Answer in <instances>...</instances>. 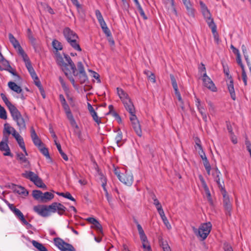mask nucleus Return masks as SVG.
<instances>
[{"mask_svg":"<svg viewBox=\"0 0 251 251\" xmlns=\"http://www.w3.org/2000/svg\"><path fill=\"white\" fill-rule=\"evenodd\" d=\"M117 93L120 99L123 101V103L126 110L130 113V120L131 122L132 128L134 130L137 135L141 137L142 136V131L139 122L135 115V108L129 99L128 95L125 91L120 88H117Z\"/></svg>","mask_w":251,"mask_h":251,"instance_id":"nucleus-2","label":"nucleus"},{"mask_svg":"<svg viewBox=\"0 0 251 251\" xmlns=\"http://www.w3.org/2000/svg\"><path fill=\"white\" fill-rule=\"evenodd\" d=\"M5 62L6 65H7V67L8 68V69H6V70H8L9 71V72H10L12 75H17L16 73L14 72V71L11 68L10 65L9 64L8 62L7 61H5Z\"/></svg>","mask_w":251,"mask_h":251,"instance_id":"nucleus-51","label":"nucleus"},{"mask_svg":"<svg viewBox=\"0 0 251 251\" xmlns=\"http://www.w3.org/2000/svg\"><path fill=\"white\" fill-rule=\"evenodd\" d=\"M139 234L140 236V239L142 242L148 243L147 237L145 232H143V233H140Z\"/></svg>","mask_w":251,"mask_h":251,"instance_id":"nucleus-53","label":"nucleus"},{"mask_svg":"<svg viewBox=\"0 0 251 251\" xmlns=\"http://www.w3.org/2000/svg\"><path fill=\"white\" fill-rule=\"evenodd\" d=\"M203 165L205 167V169L207 173V174L209 175L211 171V166L208 161L206 160L205 161H203Z\"/></svg>","mask_w":251,"mask_h":251,"instance_id":"nucleus-44","label":"nucleus"},{"mask_svg":"<svg viewBox=\"0 0 251 251\" xmlns=\"http://www.w3.org/2000/svg\"><path fill=\"white\" fill-rule=\"evenodd\" d=\"M140 15L144 18L145 20L147 19V17L146 16L145 12H144L143 9H142L141 6H139V7L137 8Z\"/></svg>","mask_w":251,"mask_h":251,"instance_id":"nucleus-50","label":"nucleus"},{"mask_svg":"<svg viewBox=\"0 0 251 251\" xmlns=\"http://www.w3.org/2000/svg\"><path fill=\"white\" fill-rule=\"evenodd\" d=\"M209 27L211 29L212 32L213 33L214 40L217 42L218 43L219 42V36L218 35V33L217 32L216 29H217V26L215 23L213 22H212L211 23H209L207 24Z\"/></svg>","mask_w":251,"mask_h":251,"instance_id":"nucleus-21","label":"nucleus"},{"mask_svg":"<svg viewBox=\"0 0 251 251\" xmlns=\"http://www.w3.org/2000/svg\"><path fill=\"white\" fill-rule=\"evenodd\" d=\"M53 241L55 245L61 251H75V249L72 245L65 242L60 238H55Z\"/></svg>","mask_w":251,"mask_h":251,"instance_id":"nucleus-10","label":"nucleus"},{"mask_svg":"<svg viewBox=\"0 0 251 251\" xmlns=\"http://www.w3.org/2000/svg\"><path fill=\"white\" fill-rule=\"evenodd\" d=\"M202 81L203 85L213 92H216L217 88L210 78L204 73L202 75Z\"/></svg>","mask_w":251,"mask_h":251,"instance_id":"nucleus-14","label":"nucleus"},{"mask_svg":"<svg viewBox=\"0 0 251 251\" xmlns=\"http://www.w3.org/2000/svg\"><path fill=\"white\" fill-rule=\"evenodd\" d=\"M27 37L31 42L32 45L34 46V48L35 49V50H36V49L35 47V39L34 38V37L32 35V32L30 29L28 28L27 30Z\"/></svg>","mask_w":251,"mask_h":251,"instance_id":"nucleus-33","label":"nucleus"},{"mask_svg":"<svg viewBox=\"0 0 251 251\" xmlns=\"http://www.w3.org/2000/svg\"><path fill=\"white\" fill-rule=\"evenodd\" d=\"M15 139L17 141L19 146L22 149V150L24 151L25 155H27V153L26 151L25 143L23 137L20 135L19 136V138H16Z\"/></svg>","mask_w":251,"mask_h":251,"instance_id":"nucleus-28","label":"nucleus"},{"mask_svg":"<svg viewBox=\"0 0 251 251\" xmlns=\"http://www.w3.org/2000/svg\"><path fill=\"white\" fill-rule=\"evenodd\" d=\"M242 78H243V80L245 85H247V75L246 74V73H245V71L244 68H243V69H242Z\"/></svg>","mask_w":251,"mask_h":251,"instance_id":"nucleus-57","label":"nucleus"},{"mask_svg":"<svg viewBox=\"0 0 251 251\" xmlns=\"http://www.w3.org/2000/svg\"><path fill=\"white\" fill-rule=\"evenodd\" d=\"M91 115L93 117V120L98 124H100L101 122L100 120L99 119V117L97 115V113L95 111L90 113Z\"/></svg>","mask_w":251,"mask_h":251,"instance_id":"nucleus-43","label":"nucleus"},{"mask_svg":"<svg viewBox=\"0 0 251 251\" xmlns=\"http://www.w3.org/2000/svg\"><path fill=\"white\" fill-rule=\"evenodd\" d=\"M211 228L212 225L210 222L201 224L198 229L194 226L192 227L194 233L196 236L200 237L202 240H204L207 238L211 231Z\"/></svg>","mask_w":251,"mask_h":251,"instance_id":"nucleus-6","label":"nucleus"},{"mask_svg":"<svg viewBox=\"0 0 251 251\" xmlns=\"http://www.w3.org/2000/svg\"><path fill=\"white\" fill-rule=\"evenodd\" d=\"M226 126H227V128L228 132L231 134V138L232 141L234 144H235V139H234L233 137L232 136V135L233 134V132H232V126L229 122H226Z\"/></svg>","mask_w":251,"mask_h":251,"instance_id":"nucleus-40","label":"nucleus"},{"mask_svg":"<svg viewBox=\"0 0 251 251\" xmlns=\"http://www.w3.org/2000/svg\"><path fill=\"white\" fill-rule=\"evenodd\" d=\"M4 141H1L0 143V150L1 151H5L3 153V155L5 156H12V154L10 152V149L7 144L8 137L5 136L4 138Z\"/></svg>","mask_w":251,"mask_h":251,"instance_id":"nucleus-15","label":"nucleus"},{"mask_svg":"<svg viewBox=\"0 0 251 251\" xmlns=\"http://www.w3.org/2000/svg\"><path fill=\"white\" fill-rule=\"evenodd\" d=\"M15 191L19 194H22L25 196H26L28 194L26 190L21 186L15 185Z\"/></svg>","mask_w":251,"mask_h":251,"instance_id":"nucleus-30","label":"nucleus"},{"mask_svg":"<svg viewBox=\"0 0 251 251\" xmlns=\"http://www.w3.org/2000/svg\"><path fill=\"white\" fill-rule=\"evenodd\" d=\"M8 37L10 43L12 44L14 49L16 50L17 52L23 49L21 46L19 41L14 37L13 34L11 33H9Z\"/></svg>","mask_w":251,"mask_h":251,"instance_id":"nucleus-19","label":"nucleus"},{"mask_svg":"<svg viewBox=\"0 0 251 251\" xmlns=\"http://www.w3.org/2000/svg\"><path fill=\"white\" fill-rule=\"evenodd\" d=\"M236 61L239 65H240L242 69L244 68V66L243 64L241 63V55L239 53V51L238 50L236 49Z\"/></svg>","mask_w":251,"mask_h":251,"instance_id":"nucleus-46","label":"nucleus"},{"mask_svg":"<svg viewBox=\"0 0 251 251\" xmlns=\"http://www.w3.org/2000/svg\"><path fill=\"white\" fill-rule=\"evenodd\" d=\"M0 118L5 120L7 119L6 112L4 107L0 104Z\"/></svg>","mask_w":251,"mask_h":251,"instance_id":"nucleus-39","label":"nucleus"},{"mask_svg":"<svg viewBox=\"0 0 251 251\" xmlns=\"http://www.w3.org/2000/svg\"><path fill=\"white\" fill-rule=\"evenodd\" d=\"M220 175L221 173L220 171L217 168H216L215 169L214 172L213 174V176L214 177L215 181L216 182V183L218 182L219 181H221L220 177Z\"/></svg>","mask_w":251,"mask_h":251,"instance_id":"nucleus-35","label":"nucleus"},{"mask_svg":"<svg viewBox=\"0 0 251 251\" xmlns=\"http://www.w3.org/2000/svg\"><path fill=\"white\" fill-rule=\"evenodd\" d=\"M59 80L63 90L65 91H67L68 90V88L63 79L61 77H59Z\"/></svg>","mask_w":251,"mask_h":251,"instance_id":"nucleus-49","label":"nucleus"},{"mask_svg":"<svg viewBox=\"0 0 251 251\" xmlns=\"http://www.w3.org/2000/svg\"><path fill=\"white\" fill-rule=\"evenodd\" d=\"M31 243L32 245L38 249V251H48L46 248L42 244L35 240H32Z\"/></svg>","mask_w":251,"mask_h":251,"instance_id":"nucleus-27","label":"nucleus"},{"mask_svg":"<svg viewBox=\"0 0 251 251\" xmlns=\"http://www.w3.org/2000/svg\"><path fill=\"white\" fill-rule=\"evenodd\" d=\"M8 86L12 90L18 94L21 93L22 92V89L21 87L17 85L14 82H9L8 83Z\"/></svg>","mask_w":251,"mask_h":251,"instance_id":"nucleus-25","label":"nucleus"},{"mask_svg":"<svg viewBox=\"0 0 251 251\" xmlns=\"http://www.w3.org/2000/svg\"><path fill=\"white\" fill-rule=\"evenodd\" d=\"M54 198V195L50 192L42 193L41 202H47Z\"/></svg>","mask_w":251,"mask_h":251,"instance_id":"nucleus-23","label":"nucleus"},{"mask_svg":"<svg viewBox=\"0 0 251 251\" xmlns=\"http://www.w3.org/2000/svg\"><path fill=\"white\" fill-rule=\"evenodd\" d=\"M147 243H148L147 242H142V247L144 250V251H147L148 250L149 251H152L151 246L149 245H147Z\"/></svg>","mask_w":251,"mask_h":251,"instance_id":"nucleus-54","label":"nucleus"},{"mask_svg":"<svg viewBox=\"0 0 251 251\" xmlns=\"http://www.w3.org/2000/svg\"><path fill=\"white\" fill-rule=\"evenodd\" d=\"M219 189L221 190V193H224L226 192V190L225 189V185L223 181H219L217 183Z\"/></svg>","mask_w":251,"mask_h":251,"instance_id":"nucleus-45","label":"nucleus"},{"mask_svg":"<svg viewBox=\"0 0 251 251\" xmlns=\"http://www.w3.org/2000/svg\"><path fill=\"white\" fill-rule=\"evenodd\" d=\"M17 159L20 161V163L23 164L25 167H27L28 166L29 162L22 153H17Z\"/></svg>","mask_w":251,"mask_h":251,"instance_id":"nucleus-24","label":"nucleus"},{"mask_svg":"<svg viewBox=\"0 0 251 251\" xmlns=\"http://www.w3.org/2000/svg\"><path fill=\"white\" fill-rule=\"evenodd\" d=\"M199 178L201 183V185H202V186L204 190L205 191L206 190H208L209 188H208L203 176H202V175H199Z\"/></svg>","mask_w":251,"mask_h":251,"instance_id":"nucleus-42","label":"nucleus"},{"mask_svg":"<svg viewBox=\"0 0 251 251\" xmlns=\"http://www.w3.org/2000/svg\"><path fill=\"white\" fill-rule=\"evenodd\" d=\"M93 225V227L95 228L99 233H102V226L98 221L95 223Z\"/></svg>","mask_w":251,"mask_h":251,"instance_id":"nucleus-37","label":"nucleus"},{"mask_svg":"<svg viewBox=\"0 0 251 251\" xmlns=\"http://www.w3.org/2000/svg\"><path fill=\"white\" fill-rule=\"evenodd\" d=\"M11 134H12L13 136L15 139L17 138H19V136H20V135L16 131V130H15V129L14 128H12V130Z\"/></svg>","mask_w":251,"mask_h":251,"instance_id":"nucleus-63","label":"nucleus"},{"mask_svg":"<svg viewBox=\"0 0 251 251\" xmlns=\"http://www.w3.org/2000/svg\"><path fill=\"white\" fill-rule=\"evenodd\" d=\"M162 248L164 251H171L170 247L169 246L167 243H162Z\"/></svg>","mask_w":251,"mask_h":251,"instance_id":"nucleus-58","label":"nucleus"},{"mask_svg":"<svg viewBox=\"0 0 251 251\" xmlns=\"http://www.w3.org/2000/svg\"><path fill=\"white\" fill-rule=\"evenodd\" d=\"M18 53L22 57L23 60L25 62V64L30 62L27 55L25 53L23 49L18 51Z\"/></svg>","mask_w":251,"mask_h":251,"instance_id":"nucleus-32","label":"nucleus"},{"mask_svg":"<svg viewBox=\"0 0 251 251\" xmlns=\"http://www.w3.org/2000/svg\"><path fill=\"white\" fill-rule=\"evenodd\" d=\"M22 175L24 177L29 179L38 187L47 189V186L43 183L42 179L34 172L25 171Z\"/></svg>","mask_w":251,"mask_h":251,"instance_id":"nucleus-7","label":"nucleus"},{"mask_svg":"<svg viewBox=\"0 0 251 251\" xmlns=\"http://www.w3.org/2000/svg\"><path fill=\"white\" fill-rule=\"evenodd\" d=\"M163 222V223L164 224V225L166 226L167 227V228L169 229H171V225L170 224L167 217H165L163 219H162Z\"/></svg>","mask_w":251,"mask_h":251,"instance_id":"nucleus-55","label":"nucleus"},{"mask_svg":"<svg viewBox=\"0 0 251 251\" xmlns=\"http://www.w3.org/2000/svg\"><path fill=\"white\" fill-rule=\"evenodd\" d=\"M187 10V14L189 17H194L195 16V9L193 8L192 4L186 7Z\"/></svg>","mask_w":251,"mask_h":251,"instance_id":"nucleus-34","label":"nucleus"},{"mask_svg":"<svg viewBox=\"0 0 251 251\" xmlns=\"http://www.w3.org/2000/svg\"><path fill=\"white\" fill-rule=\"evenodd\" d=\"M40 150L41 153L45 155L47 158H49L50 155L49 153V151L47 148L44 147V145L41 146L40 148H38Z\"/></svg>","mask_w":251,"mask_h":251,"instance_id":"nucleus-36","label":"nucleus"},{"mask_svg":"<svg viewBox=\"0 0 251 251\" xmlns=\"http://www.w3.org/2000/svg\"><path fill=\"white\" fill-rule=\"evenodd\" d=\"M115 174L121 182L126 185L130 186L133 181V177L130 172H126L125 174H121L117 170H115Z\"/></svg>","mask_w":251,"mask_h":251,"instance_id":"nucleus-9","label":"nucleus"},{"mask_svg":"<svg viewBox=\"0 0 251 251\" xmlns=\"http://www.w3.org/2000/svg\"><path fill=\"white\" fill-rule=\"evenodd\" d=\"M63 35L68 43L75 50L81 51L78 41V37L74 31L69 27H66L63 30Z\"/></svg>","mask_w":251,"mask_h":251,"instance_id":"nucleus-5","label":"nucleus"},{"mask_svg":"<svg viewBox=\"0 0 251 251\" xmlns=\"http://www.w3.org/2000/svg\"><path fill=\"white\" fill-rule=\"evenodd\" d=\"M95 13L96 17L99 23L104 21L102 15L99 10H96Z\"/></svg>","mask_w":251,"mask_h":251,"instance_id":"nucleus-47","label":"nucleus"},{"mask_svg":"<svg viewBox=\"0 0 251 251\" xmlns=\"http://www.w3.org/2000/svg\"><path fill=\"white\" fill-rule=\"evenodd\" d=\"M223 249L225 251H234L231 245L227 243L224 244Z\"/></svg>","mask_w":251,"mask_h":251,"instance_id":"nucleus-48","label":"nucleus"},{"mask_svg":"<svg viewBox=\"0 0 251 251\" xmlns=\"http://www.w3.org/2000/svg\"><path fill=\"white\" fill-rule=\"evenodd\" d=\"M13 127H11L8 124H5L4 125V131L3 133L5 131L8 134L11 133Z\"/></svg>","mask_w":251,"mask_h":251,"instance_id":"nucleus-41","label":"nucleus"},{"mask_svg":"<svg viewBox=\"0 0 251 251\" xmlns=\"http://www.w3.org/2000/svg\"><path fill=\"white\" fill-rule=\"evenodd\" d=\"M170 78L172 82V84L175 90V95L177 98L178 103L177 105L181 107L182 110H184V103L182 99L181 95L178 91L177 82L176 81L175 76L173 75H170Z\"/></svg>","mask_w":251,"mask_h":251,"instance_id":"nucleus-12","label":"nucleus"},{"mask_svg":"<svg viewBox=\"0 0 251 251\" xmlns=\"http://www.w3.org/2000/svg\"><path fill=\"white\" fill-rule=\"evenodd\" d=\"M116 133H117V135L115 137V139L116 142L118 146L120 147L121 145V142L123 139V134L120 129H119L117 130Z\"/></svg>","mask_w":251,"mask_h":251,"instance_id":"nucleus-29","label":"nucleus"},{"mask_svg":"<svg viewBox=\"0 0 251 251\" xmlns=\"http://www.w3.org/2000/svg\"><path fill=\"white\" fill-rule=\"evenodd\" d=\"M77 66L78 69L79 70V73H82V72H85L83 65L81 62H78V63L77 64Z\"/></svg>","mask_w":251,"mask_h":251,"instance_id":"nucleus-56","label":"nucleus"},{"mask_svg":"<svg viewBox=\"0 0 251 251\" xmlns=\"http://www.w3.org/2000/svg\"><path fill=\"white\" fill-rule=\"evenodd\" d=\"M199 71L200 73H206V68L204 65L203 63H201V66L199 67Z\"/></svg>","mask_w":251,"mask_h":251,"instance_id":"nucleus-59","label":"nucleus"},{"mask_svg":"<svg viewBox=\"0 0 251 251\" xmlns=\"http://www.w3.org/2000/svg\"><path fill=\"white\" fill-rule=\"evenodd\" d=\"M42 192L40 190H33L32 191V196L37 201L41 202Z\"/></svg>","mask_w":251,"mask_h":251,"instance_id":"nucleus-31","label":"nucleus"},{"mask_svg":"<svg viewBox=\"0 0 251 251\" xmlns=\"http://www.w3.org/2000/svg\"><path fill=\"white\" fill-rule=\"evenodd\" d=\"M34 82L35 85L39 88V90L42 91L43 92H44V90L42 88V85L39 78L38 79V80H34Z\"/></svg>","mask_w":251,"mask_h":251,"instance_id":"nucleus-61","label":"nucleus"},{"mask_svg":"<svg viewBox=\"0 0 251 251\" xmlns=\"http://www.w3.org/2000/svg\"><path fill=\"white\" fill-rule=\"evenodd\" d=\"M76 71V70H75ZM72 73L74 75H77L78 79L79 80V82L80 83H84L86 82V80H87V76L86 75V74L85 72H82V73H79L78 74H76V72H75V75L73 73L72 71H71L70 73H69V74H71Z\"/></svg>","mask_w":251,"mask_h":251,"instance_id":"nucleus-22","label":"nucleus"},{"mask_svg":"<svg viewBox=\"0 0 251 251\" xmlns=\"http://www.w3.org/2000/svg\"><path fill=\"white\" fill-rule=\"evenodd\" d=\"M57 148L60 154H61L62 157L65 160L68 161V157L67 155L61 149V145H57Z\"/></svg>","mask_w":251,"mask_h":251,"instance_id":"nucleus-38","label":"nucleus"},{"mask_svg":"<svg viewBox=\"0 0 251 251\" xmlns=\"http://www.w3.org/2000/svg\"><path fill=\"white\" fill-rule=\"evenodd\" d=\"M153 203L155 206L157 210L160 209L162 208L158 200H155V201H154Z\"/></svg>","mask_w":251,"mask_h":251,"instance_id":"nucleus-62","label":"nucleus"},{"mask_svg":"<svg viewBox=\"0 0 251 251\" xmlns=\"http://www.w3.org/2000/svg\"><path fill=\"white\" fill-rule=\"evenodd\" d=\"M224 72L227 77L226 83L227 85L228 90L230 94L231 98L235 100V94L234 92V82L233 80L232 79L231 75L229 74V70L227 68L224 67Z\"/></svg>","mask_w":251,"mask_h":251,"instance_id":"nucleus-11","label":"nucleus"},{"mask_svg":"<svg viewBox=\"0 0 251 251\" xmlns=\"http://www.w3.org/2000/svg\"><path fill=\"white\" fill-rule=\"evenodd\" d=\"M73 4L76 6L79 17L81 19H83L85 17V12L82 5L79 3L78 1L76 2V3H74Z\"/></svg>","mask_w":251,"mask_h":251,"instance_id":"nucleus-26","label":"nucleus"},{"mask_svg":"<svg viewBox=\"0 0 251 251\" xmlns=\"http://www.w3.org/2000/svg\"><path fill=\"white\" fill-rule=\"evenodd\" d=\"M196 105L199 112L201 115L203 120L206 122H207V116L204 108V104L201 103L199 99L196 98Z\"/></svg>","mask_w":251,"mask_h":251,"instance_id":"nucleus-16","label":"nucleus"},{"mask_svg":"<svg viewBox=\"0 0 251 251\" xmlns=\"http://www.w3.org/2000/svg\"><path fill=\"white\" fill-rule=\"evenodd\" d=\"M102 31L107 37L111 36V32L109 28H108V27H107L106 28L105 27V28L103 29Z\"/></svg>","mask_w":251,"mask_h":251,"instance_id":"nucleus-64","label":"nucleus"},{"mask_svg":"<svg viewBox=\"0 0 251 251\" xmlns=\"http://www.w3.org/2000/svg\"><path fill=\"white\" fill-rule=\"evenodd\" d=\"M59 99L66 113L67 118L70 121L71 124L72 125H74L75 124V121L70 109V107L67 103L64 96L62 94H60L59 96Z\"/></svg>","mask_w":251,"mask_h":251,"instance_id":"nucleus-8","label":"nucleus"},{"mask_svg":"<svg viewBox=\"0 0 251 251\" xmlns=\"http://www.w3.org/2000/svg\"><path fill=\"white\" fill-rule=\"evenodd\" d=\"M204 192H205L206 198L207 199V200L210 203H211L212 202V198H211V194H210L209 190V189L206 190L205 191H204Z\"/></svg>","mask_w":251,"mask_h":251,"instance_id":"nucleus-52","label":"nucleus"},{"mask_svg":"<svg viewBox=\"0 0 251 251\" xmlns=\"http://www.w3.org/2000/svg\"><path fill=\"white\" fill-rule=\"evenodd\" d=\"M66 208L61 203L54 202L50 205H38L33 207L34 211L40 216L47 217L51 215V213L57 212L60 215H63Z\"/></svg>","mask_w":251,"mask_h":251,"instance_id":"nucleus-3","label":"nucleus"},{"mask_svg":"<svg viewBox=\"0 0 251 251\" xmlns=\"http://www.w3.org/2000/svg\"><path fill=\"white\" fill-rule=\"evenodd\" d=\"M223 196V202L224 205L227 211L228 212L231 210V206L230 202L229 197L226 195V192L224 193H222Z\"/></svg>","mask_w":251,"mask_h":251,"instance_id":"nucleus-20","label":"nucleus"},{"mask_svg":"<svg viewBox=\"0 0 251 251\" xmlns=\"http://www.w3.org/2000/svg\"><path fill=\"white\" fill-rule=\"evenodd\" d=\"M242 51L243 52L244 57H245L246 60H247L248 59V55H247V49H246V47L245 45H243L242 46Z\"/></svg>","mask_w":251,"mask_h":251,"instance_id":"nucleus-60","label":"nucleus"},{"mask_svg":"<svg viewBox=\"0 0 251 251\" xmlns=\"http://www.w3.org/2000/svg\"><path fill=\"white\" fill-rule=\"evenodd\" d=\"M31 138L34 144L38 148L44 145L40 138L37 135L35 130L33 127L30 128Z\"/></svg>","mask_w":251,"mask_h":251,"instance_id":"nucleus-17","label":"nucleus"},{"mask_svg":"<svg viewBox=\"0 0 251 251\" xmlns=\"http://www.w3.org/2000/svg\"><path fill=\"white\" fill-rule=\"evenodd\" d=\"M52 45L53 48L55 50L54 57L56 63L61 67L65 75L67 76L71 71H72L75 74L76 67L70 57L64 53H63L62 54L58 51L59 50H62L63 49L62 44L58 40L54 39L52 41Z\"/></svg>","mask_w":251,"mask_h":251,"instance_id":"nucleus-1","label":"nucleus"},{"mask_svg":"<svg viewBox=\"0 0 251 251\" xmlns=\"http://www.w3.org/2000/svg\"><path fill=\"white\" fill-rule=\"evenodd\" d=\"M200 5L201 11L203 15L204 19L207 24L213 22V19L211 17V13L208 9L205 3L202 1H200Z\"/></svg>","mask_w":251,"mask_h":251,"instance_id":"nucleus-13","label":"nucleus"},{"mask_svg":"<svg viewBox=\"0 0 251 251\" xmlns=\"http://www.w3.org/2000/svg\"><path fill=\"white\" fill-rule=\"evenodd\" d=\"M13 213L14 214L15 216L23 223V224L27 226L28 227H31L32 226L31 225L29 224L25 219L23 214L19 209L16 208L15 209H13Z\"/></svg>","mask_w":251,"mask_h":251,"instance_id":"nucleus-18","label":"nucleus"},{"mask_svg":"<svg viewBox=\"0 0 251 251\" xmlns=\"http://www.w3.org/2000/svg\"><path fill=\"white\" fill-rule=\"evenodd\" d=\"M0 97L7 106L13 119L16 122L20 131L25 130L26 124L24 118L17 108L10 102L6 96L3 93L0 94Z\"/></svg>","mask_w":251,"mask_h":251,"instance_id":"nucleus-4","label":"nucleus"}]
</instances>
